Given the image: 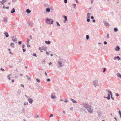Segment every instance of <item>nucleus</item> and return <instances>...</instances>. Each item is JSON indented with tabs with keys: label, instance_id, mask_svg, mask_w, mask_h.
<instances>
[{
	"label": "nucleus",
	"instance_id": "nucleus-1",
	"mask_svg": "<svg viewBox=\"0 0 121 121\" xmlns=\"http://www.w3.org/2000/svg\"><path fill=\"white\" fill-rule=\"evenodd\" d=\"M83 106L85 107L90 113H92L93 112V109L91 105L89 104H83Z\"/></svg>",
	"mask_w": 121,
	"mask_h": 121
},
{
	"label": "nucleus",
	"instance_id": "nucleus-2",
	"mask_svg": "<svg viewBox=\"0 0 121 121\" xmlns=\"http://www.w3.org/2000/svg\"><path fill=\"white\" fill-rule=\"evenodd\" d=\"M57 62L59 67H62L64 66V60L63 59L59 58Z\"/></svg>",
	"mask_w": 121,
	"mask_h": 121
},
{
	"label": "nucleus",
	"instance_id": "nucleus-3",
	"mask_svg": "<svg viewBox=\"0 0 121 121\" xmlns=\"http://www.w3.org/2000/svg\"><path fill=\"white\" fill-rule=\"evenodd\" d=\"M46 22L47 24H53L54 22L53 21L52 19L49 18H47L46 20Z\"/></svg>",
	"mask_w": 121,
	"mask_h": 121
},
{
	"label": "nucleus",
	"instance_id": "nucleus-4",
	"mask_svg": "<svg viewBox=\"0 0 121 121\" xmlns=\"http://www.w3.org/2000/svg\"><path fill=\"white\" fill-rule=\"evenodd\" d=\"M93 85L96 88H98L99 85L98 83V81L96 80L94 81L93 82Z\"/></svg>",
	"mask_w": 121,
	"mask_h": 121
},
{
	"label": "nucleus",
	"instance_id": "nucleus-5",
	"mask_svg": "<svg viewBox=\"0 0 121 121\" xmlns=\"http://www.w3.org/2000/svg\"><path fill=\"white\" fill-rule=\"evenodd\" d=\"M104 24L106 26L108 27H109V24L107 22L104 21Z\"/></svg>",
	"mask_w": 121,
	"mask_h": 121
},
{
	"label": "nucleus",
	"instance_id": "nucleus-6",
	"mask_svg": "<svg viewBox=\"0 0 121 121\" xmlns=\"http://www.w3.org/2000/svg\"><path fill=\"white\" fill-rule=\"evenodd\" d=\"M114 60H116V59H118V60H121V58L118 56H116L114 58Z\"/></svg>",
	"mask_w": 121,
	"mask_h": 121
},
{
	"label": "nucleus",
	"instance_id": "nucleus-7",
	"mask_svg": "<svg viewBox=\"0 0 121 121\" xmlns=\"http://www.w3.org/2000/svg\"><path fill=\"white\" fill-rule=\"evenodd\" d=\"M120 49L119 47L118 46H117L115 49V50L117 51H118Z\"/></svg>",
	"mask_w": 121,
	"mask_h": 121
},
{
	"label": "nucleus",
	"instance_id": "nucleus-8",
	"mask_svg": "<svg viewBox=\"0 0 121 121\" xmlns=\"http://www.w3.org/2000/svg\"><path fill=\"white\" fill-rule=\"evenodd\" d=\"M28 100L29 103L31 104L32 103V102L33 101V100L31 99H28Z\"/></svg>",
	"mask_w": 121,
	"mask_h": 121
},
{
	"label": "nucleus",
	"instance_id": "nucleus-9",
	"mask_svg": "<svg viewBox=\"0 0 121 121\" xmlns=\"http://www.w3.org/2000/svg\"><path fill=\"white\" fill-rule=\"evenodd\" d=\"M12 40L14 43H17V41H16V40H15L14 37L13 36L12 37Z\"/></svg>",
	"mask_w": 121,
	"mask_h": 121
},
{
	"label": "nucleus",
	"instance_id": "nucleus-10",
	"mask_svg": "<svg viewBox=\"0 0 121 121\" xmlns=\"http://www.w3.org/2000/svg\"><path fill=\"white\" fill-rule=\"evenodd\" d=\"M4 35L7 38L9 36V35L8 34V33L7 32H5L4 33Z\"/></svg>",
	"mask_w": 121,
	"mask_h": 121
},
{
	"label": "nucleus",
	"instance_id": "nucleus-11",
	"mask_svg": "<svg viewBox=\"0 0 121 121\" xmlns=\"http://www.w3.org/2000/svg\"><path fill=\"white\" fill-rule=\"evenodd\" d=\"M106 91L107 92H108V93H109V94H110L111 95V96H112V92L111 91H109V90H107Z\"/></svg>",
	"mask_w": 121,
	"mask_h": 121
},
{
	"label": "nucleus",
	"instance_id": "nucleus-12",
	"mask_svg": "<svg viewBox=\"0 0 121 121\" xmlns=\"http://www.w3.org/2000/svg\"><path fill=\"white\" fill-rule=\"evenodd\" d=\"M45 43L47 44H49L51 43V42L50 41H45Z\"/></svg>",
	"mask_w": 121,
	"mask_h": 121
},
{
	"label": "nucleus",
	"instance_id": "nucleus-13",
	"mask_svg": "<svg viewBox=\"0 0 121 121\" xmlns=\"http://www.w3.org/2000/svg\"><path fill=\"white\" fill-rule=\"evenodd\" d=\"M54 94H53L51 95V98L52 99H54L56 98Z\"/></svg>",
	"mask_w": 121,
	"mask_h": 121
},
{
	"label": "nucleus",
	"instance_id": "nucleus-14",
	"mask_svg": "<svg viewBox=\"0 0 121 121\" xmlns=\"http://www.w3.org/2000/svg\"><path fill=\"white\" fill-rule=\"evenodd\" d=\"M15 9L14 8L11 11V13H13L15 12Z\"/></svg>",
	"mask_w": 121,
	"mask_h": 121
},
{
	"label": "nucleus",
	"instance_id": "nucleus-15",
	"mask_svg": "<svg viewBox=\"0 0 121 121\" xmlns=\"http://www.w3.org/2000/svg\"><path fill=\"white\" fill-rule=\"evenodd\" d=\"M91 14V13H88L87 14V18H90V17Z\"/></svg>",
	"mask_w": 121,
	"mask_h": 121
},
{
	"label": "nucleus",
	"instance_id": "nucleus-16",
	"mask_svg": "<svg viewBox=\"0 0 121 121\" xmlns=\"http://www.w3.org/2000/svg\"><path fill=\"white\" fill-rule=\"evenodd\" d=\"M31 11L29 9H27L26 10V12L28 13H30Z\"/></svg>",
	"mask_w": 121,
	"mask_h": 121
},
{
	"label": "nucleus",
	"instance_id": "nucleus-17",
	"mask_svg": "<svg viewBox=\"0 0 121 121\" xmlns=\"http://www.w3.org/2000/svg\"><path fill=\"white\" fill-rule=\"evenodd\" d=\"M42 49L44 51H46L47 50V48L46 47H42Z\"/></svg>",
	"mask_w": 121,
	"mask_h": 121
},
{
	"label": "nucleus",
	"instance_id": "nucleus-18",
	"mask_svg": "<svg viewBox=\"0 0 121 121\" xmlns=\"http://www.w3.org/2000/svg\"><path fill=\"white\" fill-rule=\"evenodd\" d=\"M50 9L49 8H47L46 9V11L47 12H50Z\"/></svg>",
	"mask_w": 121,
	"mask_h": 121
},
{
	"label": "nucleus",
	"instance_id": "nucleus-19",
	"mask_svg": "<svg viewBox=\"0 0 121 121\" xmlns=\"http://www.w3.org/2000/svg\"><path fill=\"white\" fill-rule=\"evenodd\" d=\"M11 75V74H9V75L7 76V78L9 80H10V76Z\"/></svg>",
	"mask_w": 121,
	"mask_h": 121
},
{
	"label": "nucleus",
	"instance_id": "nucleus-20",
	"mask_svg": "<svg viewBox=\"0 0 121 121\" xmlns=\"http://www.w3.org/2000/svg\"><path fill=\"white\" fill-rule=\"evenodd\" d=\"M114 31L115 32H117L118 31V29L116 28H114Z\"/></svg>",
	"mask_w": 121,
	"mask_h": 121
},
{
	"label": "nucleus",
	"instance_id": "nucleus-21",
	"mask_svg": "<svg viewBox=\"0 0 121 121\" xmlns=\"http://www.w3.org/2000/svg\"><path fill=\"white\" fill-rule=\"evenodd\" d=\"M117 76L121 78V74L119 73H117Z\"/></svg>",
	"mask_w": 121,
	"mask_h": 121
},
{
	"label": "nucleus",
	"instance_id": "nucleus-22",
	"mask_svg": "<svg viewBox=\"0 0 121 121\" xmlns=\"http://www.w3.org/2000/svg\"><path fill=\"white\" fill-rule=\"evenodd\" d=\"M4 22H7V19L6 18H4Z\"/></svg>",
	"mask_w": 121,
	"mask_h": 121
},
{
	"label": "nucleus",
	"instance_id": "nucleus-23",
	"mask_svg": "<svg viewBox=\"0 0 121 121\" xmlns=\"http://www.w3.org/2000/svg\"><path fill=\"white\" fill-rule=\"evenodd\" d=\"M71 100L73 103H75L76 102V101L73 99H71Z\"/></svg>",
	"mask_w": 121,
	"mask_h": 121
},
{
	"label": "nucleus",
	"instance_id": "nucleus-24",
	"mask_svg": "<svg viewBox=\"0 0 121 121\" xmlns=\"http://www.w3.org/2000/svg\"><path fill=\"white\" fill-rule=\"evenodd\" d=\"M29 25L30 26H32L33 25V23L31 22H29Z\"/></svg>",
	"mask_w": 121,
	"mask_h": 121
},
{
	"label": "nucleus",
	"instance_id": "nucleus-25",
	"mask_svg": "<svg viewBox=\"0 0 121 121\" xmlns=\"http://www.w3.org/2000/svg\"><path fill=\"white\" fill-rule=\"evenodd\" d=\"M104 97L105 98H107L108 100H109L110 99V98L109 97H108V96L107 97L104 96Z\"/></svg>",
	"mask_w": 121,
	"mask_h": 121
},
{
	"label": "nucleus",
	"instance_id": "nucleus-26",
	"mask_svg": "<svg viewBox=\"0 0 121 121\" xmlns=\"http://www.w3.org/2000/svg\"><path fill=\"white\" fill-rule=\"evenodd\" d=\"M89 36L88 35H86V39L88 40L89 39Z\"/></svg>",
	"mask_w": 121,
	"mask_h": 121
},
{
	"label": "nucleus",
	"instance_id": "nucleus-27",
	"mask_svg": "<svg viewBox=\"0 0 121 121\" xmlns=\"http://www.w3.org/2000/svg\"><path fill=\"white\" fill-rule=\"evenodd\" d=\"M118 112L119 114L120 117L121 118V111H119Z\"/></svg>",
	"mask_w": 121,
	"mask_h": 121
},
{
	"label": "nucleus",
	"instance_id": "nucleus-28",
	"mask_svg": "<svg viewBox=\"0 0 121 121\" xmlns=\"http://www.w3.org/2000/svg\"><path fill=\"white\" fill-rule=\"evenodd\" d=\"M10 45L13 47V48H14V43H11L10 44Z\"/></svg>",
	"mask_w": 121,
	"mask_h": 121
},
{
	"label": "nucleus",
	"instance_id": "nucleus-29",
	"mask_svg": "<svg viewBox=\"0 0 121 121\" xmlns=\"http://www.w3.org/2000/svg\"><path fill=\"white\" fill-rule=\"evenodd\" d=\"M90 18H87V19H86V21L87 22H90Z\"/></svg>",
	"mask_w": 121,
	"mask_h": 121
},
{
	"label": "nucleus",
	"instance_id": "nucleus-30",
	"mask_svg": "<svg viewBox=\"0 0 121 121\" xmlns=\"http://www.w3.org/2000/svg\"><path fill=\"white\" fill-rule=\"evenodd\" d=\"M107 39H109V34H108L107 35Z\"/></svg>",
	"mask_w": 121,
	"mask_h": 121
},
{
	"label": "nucleus",
	"instance_id": "nucleus-31",
	"mask_svg": "<svg viewBox=\"0 0 121 121\" xmlns=\"http://www.w3.org/2000/svg\"><path fill=\"white\" fill-rule=\"evenodd\" d=\"M27 78L28 80H30L31 79L28 76H27Z\"/></svg>",
	"mask_w": 121,
	"mask_h": 121
},
{
	"label": "nucleus",
	"instance_id": "nucleus-32",
	"mask_svg": "<svg viewBox=\"0 0 121 121\" xmlns=\"http://www.w3.org/2000/svg\"><path fill=\"white\" fill-rule=\"evenodd\" d=\"M36 80L38 82H40V80L38 78L36 79Z\"/></svg>",
	"mask_w": 121,
	"mask_h": 121
},
{
	"label": "nucleus",
	"instance_id": "nucleus-33",
	"mask_svg": "<svg viewBox=\"0 0 121 121\" xmlns=\"http://www.w3.org/2000/svg\"><path fill=\"white\" fill-rule=\"evenodd\" d=\"M72 5L74 8H75V7L76 6V5L75 4H73Z\"/></svg>",
	"mask_w": 121,
	"mask_h": 121
},
{
	"label": "nucleus",
	"instance_id": "nucleus-34",
	"mask_svg": "<svg viewBox=\"0 0 121 121\" xmlns=\"http://www.w3.org/2000/svg\"><path fill=\"white\" fill-rule=\"evenodd\" d=\"M0 3L2 4H4V2L3 1V0H2V1H0Z\"/></svg>",
	"mask_w": 121,
	"mask_h": 121
},
{
	"label": "nucleus",
	"instance_id": "nucleus-35",
	"mask_svg": "<svg viewBox=\"0 0 121 121\" xmlns=\"http://www.w3.org/2000/svg\"><path fill=\"white\" fill-rule=\"evenodd\" d=\"M28 104V103L27 102H25L24 104V105L26 106V105H27Z\"/></svg>",
	"mask_w": 121,
	"mask_h": 121
},
{
	"label": "nucleus",
	"instance_id": "nucleus-36",
	"mask_svg": "<svg viewBox=\"0 0 121 121\" xmlns=\"http://www.w3.org/2000/svg\"><path fill=\"white\" fill-rule=\"evenodd\" d=\"M30 40V39H27V40L26 41V42L27 44H28Z\"/></svg>",
	"mask_w": 121,
	"mask_h": 121
},
{
	"label": "nucleus",
	"instance_id": "nucleus-37",
	"mask_svg": "<svg viewBox=\"0 0 121 121\" xmlns=\"http://www.w3.org/2000/svg\"><path fill=\"white\" fill-rule=\"evenodd\" d=\"M39 50H40L41 52H43V51L41 49V47H39Z\"/></svg>",
	"mask_w": 121,
	"mask_h": 121
},
{
	"label": "nucleus",
	"instance_id": "nucleus-38",
	"mask_svg": "<svg viewBox=\"0 0 121 121\" xmlns=\"http://www.w3.org/2000/svg\"><path fill=\"white\" fill-rule=\"evenodd\" d=\"M22 43V42L21 41H19L18 42V44L19 45H20Z\"/></svg>",
	"mask_w": 121,
	"mask_h": 121
},
{
	"label": "nucleus",
	"instance_id": "nucleus-39",
	"mask_svg": "<svg viewBox=\"0 0 121 121\" xmlns=\"http://www.w3.org/2000/svg\"><path fill=\"white\" fill-rule=\"evenodd\" d=\"M21 91H18V94L19 95H20L21 94Z\"/></svg>",
	"mask_w": 121,
	"mask_h": 121
},
{
	"label": "nucleus",
	"instance_id": "nucleus-40",
	"mask_svg": "<svg viewBox=\"0 0 121 121\" xmlns=\"http://www.w3.org/2000/svg\"><path fill=\"white\" fill-rule=\"evenodd\" d=\"M33 55L34 56H37L36 55V53H34L33 54Z\"/></svg>",
	"mask_w": 121,
	"mask_h": 121
},
{
	"label": "nucleus",
	"instance_id": "nucleus-41",
	"mask_svg": "<svg viewBox=\"0 0 121 121\" xmlns=\"http://www.w3.org/2000/svg\"><path fill=\"white\" fill-rule=\"evenodd\" d=\"M39 117V115H35V117L36 118H37L38 117Z\"/></svg>",
	"mask_w": 121,
	"mask_h": 121
},
{
	"label": "nucleus",
	"instance_id": "nucleus-42",
	"mask_svg": "<svg viewBox=\"0 0 121 121\" xmlns=\"http://www.w3.org/2000/svg\"><path fill=\"white\" fill-rule=\"evenodd\" d=\"M56 23L57 24V26H60V25L59 24V23L58 22H56Z\"/></svg>",
	"mask_w": 121,
	"mask_h": 121
},
{
	"label": "nucleus",
	"instance_id": "nucleus-43",
	"mask_svg": "<svg viewBox=\"0 0 121 121\" xmlns=\"http://www.w3.org/2000/svg\"><path fill=\"white\" fill-rule=\"evenodd\" d=\"M106 70V68H103V72H105Z\"/></svg>",
	"mask_w": 121,
	"mask_h": 121
},
{
	"label": "nucleus",
	"instance_id": "nucleus-44",
	"mask_svg": "<svg viewBox=\"0 0 121 121\" xmlns=\"http://www.w3.org/2000/svg\"><path fill=\"white\" fill-rule=\"evenodd\" d=\"M50 80H51L49 78H48L47 79V81L48 82H50Z\"/></svg>",
	"mask_w": 121,
	"mask_h": 121
},
{
	"label": "nucleus",
	"instance_id": "nucleus-45",
	"mask_svg": "<svg viewBox=\"0 0 121 121\" xmlns=\"http://www.w3.org/2000/svg\"><path fill=\"white\" fill-rule=\"evenodd\" d=\"M63 17L65 19H66L67 18V17L66 16H63Z\"/></svg>",
	"mask_w": 121,
	"mask_h": 121
},
{
	"label": "nucleus",
	"instance_id": "nucleus-46",
	"mask_svg": "<svg viewBox=\"0 0 121 121\" xmlns=\"http://www.w3.org/2000/svg\"><path fill=\"white\" fill-rule=\"evenodd\" d=\"M53 116V115L52 114H51L49 116V117H52Z\"/></svg>",
	"mask_w": 121,
	"mask_h": 121
},
{
	"label": "nucleus",
	"instance_id": "nucleus-47",
	"mask_svg": "<svg viewBox=\"0 0 121 121\" xmlns=\"http://www.w3.org/2000/svg\"><path fill=\"white\" fill-rule=\"evenodd\" d=\"M13 37H14V39H15V40H16V41H17V39L16 38V37L15 36H13Z\"/></svg>",
	"mask_w": 121,
	"mask_h": 121
},
{
	"label": "nucleus",
	"instance_id": "nucleus-48",
	"mask_svg": "<svg viewBox=\"0 0 121 121\" xmlns=\"http://www.w3.org/2000/svg\"><path fill=\"white\" fill-rule=\"evenodd\" d=\"M0 70L2 71H4V69H3L2 68H0Z\"/></svg>",
	"mask_w": 121,
	"mask_h": 121
},
{
	"label": "nucleus",
	"instance_id": "nucleus-49",
	"mask_svg": "<svg viewBox=\"0 0 121 121\" xmlns=\"http://www.w3.org/2000/svg\"><path fill=\"white\" fill-rule=\"evenodd\" d=\"M115 95L116 96L118 97V96L119 95L117 93H116L115 94Z\"/></svg>",
	"mask_w": 121,
	"mask_h": 121
},
{
	"label": "nucleus",
	"instance_id": "nucleus-50",
	"mask_svg": "<svg viewBox=\"0 0 121 121\" xmlns=\"http://www.w3.org/2000/svg\"><path fill=\"white\" fill-rule=\"evenodd\" d=\"M45 75L46 77H47V76H48L47 74V73H46V72L45 71Z\"/></svg>",
	"mask_w": 121,
	"mask_h": 121
},
{
	"label": "nucleus",
	"instance_id": "nucleus-51",
	"mask_svg": "<svg viewBox=\"0 0 121 121\" xmlns=\"http://www.w3.org/2000/svg\"><path fill=\"white\" fill-rule=\"evenodd\" d=\"M21 87H23V88H24V86L23 84H21Z\"/></svg>",
	"mask_w": 121,
	"mask_h": 121
},
{
	"label": "nucleus",
	"instance_id": "nucleus-52",
	"mask_svg": "<svg viewBox=\"0 0 121 121\" xmlns=\"http://www.w3.org/2000/svg\"><path fill=\"white\" fill-rule=\"evenodd\" d=\"M25 45H24V44H23L22 45V49H23V48H24V47H25Z\"/></svg>",
	"mask_w": 121,
	"mask_h": 121
},
{
	"label": "nucleus",
	"instance_id": "nucleus-53",
	"mask_svg": "<svg viewBox=\"0 0 121 121\" xmlns=\"http://www.w3.org/2000/svg\"><path fill=\"white\" fill-rule=\"evenodd\" d=\"M108 96L110 98V94H108Z\"/></svg>",
	"mask_w": 121,
	"mask_h": 121
},
{
	"label": "nucleus",
	"instance_id": "nucleus-54",
	"mask_svg": "<svg viewBox=\"0 0 121 121\" xmlns=\"http://www.w3.org/2000/svg\"><path fill=\"white\" fill-rule=\"evenodd\" d=\"M104 44H107V42L106 41H104Z\"/></svg>",
	"mask_w": 121,
	"mask_h": 121
},
{
	"label": "nucleus",
	"instance_id": "nucleus-55",
	"mask_svg": "<svg viewBox=\"0 0 121 121\" xmlns=\"http://www.w3.org/2000/svg\"><path fill=\"white\" fill-rule=\"evenodd\" d=\"M64 2L65 3H66L67 2V0H64Z\"/></svg>",
	"mask_w": 121,
	"mask_h": 121
},
{
	"label": "nucleus",
	"instance_id": "nucleus-56",
	"mask_svg": "<svg viewBox=\"0 0 121 121\" xmlns=\"http://www.w3.org/2000/svg\"><path fill=\"white\" fill-rule=\"evenodd\" d=\"M91 18L92 19H94V17L93 16H91Z\"/></svg>",
	"mask_w": 121,
	"mask_h": 121
},
{
	"label": "nucleus",
	"instance_id": "nucleus-57",
	"mask_svg": "<svg viewBox=\"0 0 121 121\" xmlns=\"http://www.w3.org/2000/svg\"><path fill=\"white\" fill-rule=\"evenodd\" d=\"M23 49V51L24 52H25L26 51V50L25 49H24L23 48L22 49Z\"/></svg>",
	"mask_w": 121,
	"mask_h": 121
},
{
	"label": "nucleus",
	"instance_id": "nucleus-58",
	"mask_svg": "<svg viewBox=\"0 0 121 121\" xmlns=\"http://www.w3.org/2000/svg\"><path fill=\"white\" fill-rule=\"evenodd\" d=\"M30 39H32V36L30 35Z\"/></svg>",
	"mask_w": 121,
	"mask_h": 121
},
{
	"label": "nucleus",
	"instance_id": "nucleus-59",
	"mask_svg": "<svg viewBox=\"0 0 121 121\" xmlns=\"http://www.w3.org/2000/svg\"><path fill=\"white\" fill-rule=\"evenodd\" d=\"M46 54H47L48 55H49V52H46Z\"/></svg>",
	"mask_w": 121,
	"mask_h": 121
},
{
	"label": "nucleus",
	"instance_id": "nucleus-60",
	"mask_svg": "<svg viewBox=\"0 0 121 121\" xmlns=\"http://www.w3.org/2000/svg\"><path fill=\"white\" fill-rule=\"evenodd\" d=\"M17 1V0H13V2H15Z\"/></svg>",
	"mask_w": 121,
	"mask_h": 121
},
{
	"label": "nucleus",
	"instance_id": "nucleus-61",
	"mask_svg": "<svg viewBox=\"0 0 121 121\" xmlns=\"http://www.w3.org/2000/svg\"><path fill=\"white\" fill-rule=\"evenodd\" d=\"M4 2H4H6L8 0H2Z\"/></svg>",
	"mask_w": 121,
	"mask_h": 121
},
{
	"label": "nucleus",
	"instance_id": "nucleus-62",
	"mask_svg": "<svg viewBox=\"0 0 121 121\" xmlns=\"http://www.w3.org/2000/svg\"><path fill=\"white\" fill-rule=\"evenodd\" d=\"M52 64V63H51V62H50L49 63V65H51Z\"/></svg>",
	"mask_w": 121,
	"mask_h": 121
},
{
	"label": "nucleus",
	"instance_id": "nucleus-63",
	"mask_svg": "<svg viewBox=\"0 0 121 121\" xmlns=\"http://www.w3.org/2000/svg\"><path fill=\"white\" fill-rule=\"evenodd\" d=\"M30 47V46L28 45V44L27 45V47L28 48H29Z\"/></svg>",
	"mask_w": 121,
	"mask_h": 121
},
{
	"label": "nucleus",
	"instance_id": "nucleus-64",
	"mask_svg": "<svg viewBox=\"0 0 121 121\" xmlns=\"http://www.w3.org/2000/svg\"><path fill=\"white\" fill-rule=\"evenodd\" d=\"M73 109V108H70V110H72Z\"/></svg>",
	"mask_w": 121,
	"mask_h": 121
}]
</instances>
